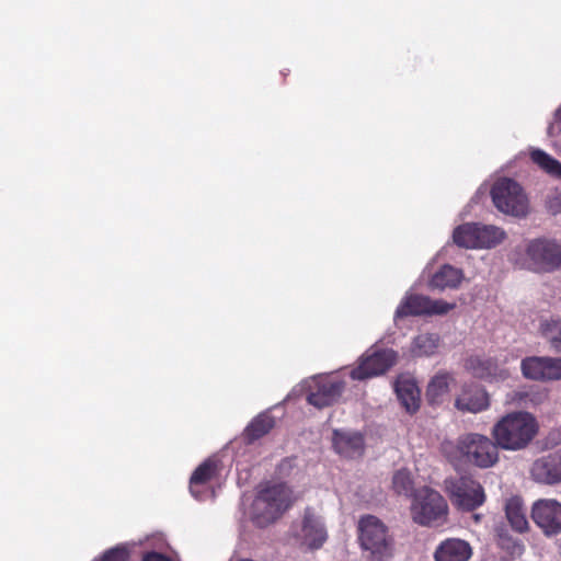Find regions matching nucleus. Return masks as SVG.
Instances as JSON below:
<instances>
[{"instance_id": "8", "label": "nucleus", "mask_w": 561, "mask_h": 561, "mask_svg": "<svg viewBox=\"0 0 561 561\" xmlns=\"http://www.w3.org/2000/svg\"><path fill=\"white\" fill-rule=\"evenodd\" d=\"M527 267L535 272H552L561 267V245L556 241L537 239L526 248Z\"/></svg>"}, {"instance_id": "9", "label": "nucleus", "mask_w": 561, "mask_h": 561, "mask_svg": "<svg viewBox=\"0 0 561 561\" xmlns=\"http://www.w3.org/2000/svg\"><path fill=\"white\" fill-rule=\"evenodd\" d=\"M397 362V353L390 348L368 350L359 359L356 368L351 370L354 380H364L385 374Z\"/></svg>"}, {"instance_id": "5", "label": "nucleus", "mask_w": 561, "mask_h": 561, "mask_svg": "<svg viewBox=\"0 0 561 561\" xmlns=\"http://www.w3.org/2000/svg\"><path fill=\"white\" fill-rule=\"evenodd\" d=\"M448 513L446 500L439 492L424 486L414 494L411 504L412 519L422 526H432L445 522Z\"/></svg>"}, {"instance_id": "12", "label": "nucleus", "mask_w": 561, "mask_h": 561, "mask_svg": "<svg viewBox=\"0 0 561 561\" xmlns=\"http://www.w3.org/2000/svg\"><path fill=\"white\" fill-rule=\"evenodd\" d=\"M537 483L556 485L561 483V449L536 459L530 470Z\"/></svg>"}, {"instance_id": "16", "label": "nucleus", "mask_w": 561, "mask_h": 561, "mask_svg": "<svg viewBox=\"0 0 561 561\" xmlns=\"http://www.w3.org/2000/svg\"><path fill=\"white\" fill-rule=\"evenodd\" d=\"M472 548L466 540L449 538L438 545L434 552L435 561H468Z\"/></svg>"}, {"instance_id": "27", "label": "nucleus", "mask_w": 561, "mask_h": 561, "mask_svg": "<svg viewBox=\"0 0 561 561\" xmlns=\"http://www.w3.org/2000/svg\"><path fill=\"white\" fill-rule=\"evenodd\" d=\"M478 247L479 249H491L501 244L505 238L506 232L494 225L478 224Z\"/></svg>"}, {"instance_id": "37", "label": "nucleus", "mask_w": 561, "mask_h": 561, "mask_svg": "<svg viewBox=\"0 0 561 561\" xmlns=\"http://www.w3.org/2000/svg\"><path fill=\"white\" fill-rule=\"evenodd\" d=\"M528 398V393L524 391H516L514 393L513 400L519 402V403H526Z\"/></svg>"}, {"instance_id": "38", "label": "nucleus", "mask_w": 561, "mask_h": 561, "mask_svg": "<svg viewBox=\"0 0 561 561\" xmlns=\"http://www.w3.org/2000/svg\"><path fill=\"white\" fill-rule=\"evenodd\" d=\"M559 211L561 213V205H560V210Z\"/></svg>"}, {"instance_id": "18", "label": "nucleus", "mask_w": 561, "mask_h": 561, "mask_svg": "<svg viewBox=\"0 0 561 561\" xmlns=\"http://www.w3.org/2000/svg\"><path fill=\"white\" fill-rule=\"evenodd\" d=\"M344 387L341 380H324L319 383L317 391L308 394L307 400L319 409L329 407L341 398Z\"/></svg>"}, {"instance_id": "24", "label": "nucleus", "mask_w": 561, "mask_h": 561, "mask_svg": "<svg viewBox=\"0 0 561 561\" xmlns=\"http://www.w3.org/2000/svg\"><path fill=\"white\" fill-rule=\"evenodd\" d=\"M538 331L552 350L561 353V318L542 319L539 322Z\"/></svg>"}, {"instance_id": "2", "label": "nucleus", "mask_w": 561, "mask_h": 561, "mask_svg": "<svg viewBox=\"0 0 561 561\" xmlns=\"http://www.w3.org/2000/svg\"><path fill=\"white\" fill-rule=\"evenodd\" d=\"M499 448L493 438L479 433H467L460 435L455 444L443 445V450L451 462H467L479 468L494 466L499 460Z\"/></svg>"}, {"instance_id": "13", "label": "nucleus", "mask_w": 561, "mask_h": 561, "mask_svg": "<svg viewBox=\"0 0 561 561\" xmlns=\"http://www.w3.org/2000/svg\"><path fill=\"white\" fill-rule=\"evenodd\" d=\"M491 405L489 392L478 385H465L455 399V408L462 413H481Z\"/></svg>"}, {"instance_id": "6", "label": "nucleus", "mask_w": 561, "mask_h": 561, "mask_svg": "<svg viewBox=\"0 0 561 561\" xmlns=\"http://www.w3.org/2000/svg\"><path fill=\"white\" fill-rule=\"evenodd\" d=\"M491 196L496 209L505 215L524 217L528 214V199L514 180H497L492 186Z\"/></svg>"}, {"instance_id": "21", "label": "nucleus", "mask_w": 561, "mask_h": 561, "mask_svg": "<svg viewBox=\"0 0 561 561\" xmlns=\"http://www.w3.org/2000/svg\"><path fill=\"white\" fill-rule=\"evenodd\" d=\"M548 356H527L520 362V371L525 379L534 381H548Z\"/></svg>"}, {"instance_id": "26", "label": "nucleus", "mask_w": 561, "mask_h": 561, "mask_svg": "<svg viewBox=\"0 0 561 561\" xmlns=\"http://www.w3.org/2000/svg\"><path fill=\"white\" fill-rule=\"evenodd\" d=\"M531 161L543 172L552 178L561 180V162L539 148H533L529 152Z\"/></svg>"}, {"instance_id": "33", "label": "nucleus", "mask_w": 561, "mask_h": 561, "mask_svg": "<svg viewBox=\"0 0 561 561\" xmlns=\"http://www.w3.org/2000/svg\"><path fill=\"white\" fill-rule=\"evenodd\" d=\"M497 535H499V545L502 548L511 550L513 553L520 552L523 550V546L520 543H518L517 541L513 540L506 534H503L501 530H499Z\"/></svg>"}, {"instance_id": "29", "label": "nucleus", "mask_w": 561, "mask_h": 561, "mask_svg": "<svg viewBox=\"0 0 561 561\" xmlns=\"http://www.w3.org/2000/svg\"><path fill=\"white\" fill-rule=\"evenodd\" d=\"M478 231V222H468L460 225L454 230V242L461 248L479 249Z\"/></svg>"}, {"instance_id": "7", "label": "nucleus", "mask_w": 561, "mask_h": 561, "mask_svg": "<svg viewBox=\"0 0 561 561\" xmlns=\"http://www.w3.org/2000/svg\"><path fill=\"white\" fill-rule=\"evenodd\" d=\"M444 488L453 505L462 511H473L485 501L482 485L471 477L445 479Z\"/></svg>"}, {"instance_id": "28", "label": "nucleus", "mask_w": 561, "mask_h": 561, "mask_svg": "<svg viewBox=\"0 0 561 561\" xmlns=\"http://www.w3.org/2000/svg\"><path fill=\"white\" fill-rule=\"evenodd\" d=\"M440 344L439 335L436 333H421L414 337L411 346V353L414 356H432Z\"/></svg>"}, {"instance_id": "32", "label": "nucleus", "mask_w": 561, "mask_h": 561, "mask_svg": "<svg viewBox=\"0 0 561 561\" xmlns=\"http://www.w3.org/2000/svg\"><path fill=\"white\" fill-rule=\"evenodd\" d=\"M547 375L548 381L561 380V357L560 356H548L547 363Z\"/></svg>"}, {"instance_id": "1", "label": "nucleus", "mask_w": 561, "mask_h": 561, "mask_svg": "<svg viewBox=\"0 0 561 561\" xmlns=\"http://www.w3.org/2000/svg\"><path fill=\"white\" fill-rule=\"evenodd\" d=\"M539 432L534 414L514 411L497 420L491 430L492 438L503 450L519 451L527 448Z\"/></svg>"}, {"instance_id": "17", "label": "nucleus", "mask_w": 561, "mask_h": 561, "mask_svg": "<svg viewBox=\"0 0 561 561\" xmlns=\"http://www.w3.org/2000/svg\"><path fill=\"white\" fill-rule=\"evenodd\" d=\"M301 537L304 543L312 549L320 548L328 537L321 518L316 516L310 510L305 512Z\"/></svg>"}, {"instance_id": "23", "label": "nucleus", "mask_w": 561, "mask_h": 561, "mask_svg": "<svg viewBox=\"0 0 561 561\" xmlns=\"http://www.w3.org/2000/svg\"><path fill=\"white\" fill-rule=\"evenodd\" d=\"M505 515L515 531L525 533L528 530L529 524L520 497L513 496L506 501Z\"/></svg>"}, {"instance_id": "25", "label": "nucleus", "mask_w": 561, "mask_h": 561, "mask_svg": "<svg viewBox=\"0 0 561 561\" xmlns=\"http://www.w3.org/2000/svg\"><path fill=\"white\" fill-rule=\"evenodd\" d=\"M454 381V376L447 371L437 373L428 382L426 396L432 403H438L442 398L449 392V385Z\"/></svg>"}, {"instance_id": "10", "label": "nucleus", "mask_w": 561, "mask_h": 561, "mask_svg": "<svg viewBox=\"0 0 561 561\" xmlns=\"http://www.w3.org/2000/svg\"><path fill=\"white\" fill-rule=\"evenodd\" d=\"M456 304L446 302L443 299H431L423 295H407L398 306L394 318L422 314H446L453 310Z\"/></svg>"}, {"instance_id": "34", "label": "nucleus", "mask_w": 561, "mask_h": 561, "mask_svg": "<svg viewBox=\"0 0 561 561\" xmlns=\"http://www.w3.org/2000/svg\"><path fill=\"white\" fill-rule=\"evenodd\" d=\"M128 553L124 548H113L104 553L102 561H127Z\"/></svg>"}, {"instance_id": "31", "label": "nucleus", "mask_w": 561, "mask_h": 561, "mask_svg": "<svg viewBox=\"0 0 561 561\" xmlns=\"http://www.w3.org/2000/svg\"><path fill=\"white\" fill-rule=\"evenodd\" d=\"M274 424V417L270 413H261L247 426L245 434L250 440L257 439L267 434Z\"/></svg>"}, {"instance_id": "11", "label": "nucleus", "mask_w": 561, "mask_h": 561, "mask_svg": "<svg viewBox=\"0 0 561 561\" xmlns=\"http://www.w3.org/2000/svg\"><path fill=\"white\" fill-rule=\"evenodd\" d=\"M531 518L546 536L561 534V503L554 499H539L531 507Z\"/></svg>"}, {"instance_id": "36", "label": "nucleus", "mask_w": 561, "mask_h": 561, "mask_svg": "<svg viewBox=\"0 0 561 561\" xmlns=\"http://www.w3.org/2000/svg\"><path fill=\"white\" fill-rule=\"evenodd\" d=\"M144 561H170V559L158 552H149L144 557Z\"/></svg>"}, {"instance_id": "14", "label": "nucleus", "mask_w": 561, "mask_h": 561, "mask_svg": "<svg viewBox=\"0 0 561 561\" xmlns=\"http://www.w3.org/2000/svg\"><path fill=\"white\" fill-rule=\"evenodd\" d=\"M465 368L473 377L488 381L505 380L510 377L508 370L493 357L471 356L466 360Z\"/></svg>"}, {"instance_id": "19", "label": "nucleus", "mask_w": 561, "mask_h": 561, "mask_svg": "<svg viewBox=\"0 0 561 561\" xmlns=\"http://www.w3.org/2000/svg\"><path fill=\"white\" fill-rule=\"evenodd\" d=\"M394 390L401 405L410 414L415 413L420 409V389L410 377L400 376L394 383Z\"/></svg>"}, {"instance_id": "15", "label": "nucleus", "mask_w": 561, "mask_h": 561, "mask_svg": "<svg viewBox=\"0 0 561 561\" xmlns=\"http://www.w3.org/2000/svg\"><path fill=\"white\" fill-rule=\"evenodd\" d=\"M332 444L340 456L348 459L360 457L365 448L363 435L353 431L334 430Z\"/></svg>"}, {"instance_id": "3", "label": "nucleus", "mask_w": 561, "mask_h": 561, "mask_svg": "<svg viewBox=\"0 0 561 561\" xmlns=\"http://www.w3.org/2000/svg\"><path fill=\"white\" fill-rule=\"evenodd\" d=\"M295 502L293 491L285 483L261 485L251 506V519L259 527L277 520Z\"/></svg>"}, {"instance_id": "22", "label": "nucleus", "mask_w": 561, "mask_h": 561, "mask_svg": "<svg viewBox=\"0 0 561 561\" xmlns=\"http://www.w3.org/2000/svg\"><path fill=\"white\" fill-rule=\"evenodd\" d=\"M216 471V463L211 459L205 460L193 472L190 479V491L197 499H203V488L213 478Z\"/></svg>"}, {"instance_id": "4", "label": "nucleus", "mask_w": 561, "mask_h": 561, "mask_svg": "<svg viewBox=\"0 0 561 561\" xmlns=\"http://www.w3.org/2000/svg\"><path fill=\"white\" fill-rule=\"evenodd\" d=\"M358 541L367 561H388L393 554L394 541L387 525L374 515L360 517Z\"/></svg>"}, {"instance_id": "30", "label": "nucleus", "mask_w": 561, "mask_h": 561, "mask_svg": "<svg viewBox=\"0 0 561 561\" xmlns=\"http://www.w3.org/2000/svg\"><path fill=\"white\" fill-rule=\"evenodd\" d=\"M391 485L397 495L414 497V482L408 469L402 468L397 470L392 476Z\"/></svg>"}, {"instance_id": "35", "label": "nucleus", "mask_w": 561, "mask_h": 561, "mask_svg": "<svg viewBox=\"0 0 561 561\" xmlns=\"http://www.w3.org/2000/svg\"><path fill=\"white\" fill-rule=\"evenodd\" d=\"M559 125L561 128V105L554 112L553 122L548 127V135L553 136L556 126Z\"/></svg>"}, {"instance_id": "20", "label": "nucleus", "mask_w": 561, "mask_h": 561, "mask_svg": "<svg viewBox=\"0 0 561 561\" xmlns=\"http://www.w3.org/2000/svg\"><path fill=\"white\" fill-rule=\"evenodd\" d=\"M462 279L463 273L460 268L446 264L432 276L430 286L438 290L457 288Z\"/></svg>"}]
</instances>
